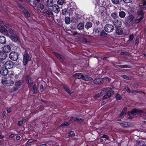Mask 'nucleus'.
Returning <instances> with one entry per match:
<instances>
[{
	"label": "nucleus",
	"instance_id": "obj_14",
	"mask_svg": "<svg viewBox=\"0 0 146 146\" xmlns=\"http://www.w3.org/2000/svg\"><path fill=\"white\" fill-rule=\"evenodd\" d=\"M6 57V54L0 50V60H5Z\"/></svg>",
	"mask_w": 146,
	"mask_h": 146
},
{
	"label": "nucleus",
	"instance_id": "obj_58",
	"mask_svg": "<svg viewBox=\"0 0 146 146\" xmlns=\"http://www.w3.org/2000/svg\"><path fill=\"white\" fill-rule=\"evenodd\" d=\"M44 86L42 85H41L40 86V90L41 92H42L43 91Z\"/></svg>",
	"mask_w": 146,
	"mask_h": 146
},
{
	"label": "nucleus",
	"instance_id": "obj_45",
	"mask_svg": "<svg viewBox=\"0 0 146 146\" xmlns=\"http://www.w3.org/2000/svg\"><path fill=\"white\" fill-rule=\"evenodd\" d=\"M21 85V83L19 81H17L15 83V86L17 87H19Z\"/></svg>",
	"mask_w": 146,
	"mask_h": 146
},
{
	"label": "nucleus",
	"instance_id": "obj_23",
	"mask_svg": "<svg viewBox=\"0 0 146 146\" xmlns=\"http://www.w3.org/2000/svg\"><path fill=\"white\" fill-rule=\"evenodd\" d=\"M84 24L82 23H79L77 25L78 29L79 30H82L84 29Z\"/></svg>",
	"mask_w": 146,
	"mask_h": 146
},
{
	"label": "nucleus",
	"instance_id": "obj_27",
	"mask_svg": "<svg viewBox=\"0 0 146 146\" xmlns=\"http://www.w3.org/2000/svg\"><path fill=\"white\" fill-rule=\"evenodd\" d=\"M125 15V13L123 11H120L119 13V15L121 18H124Z\"/></svg>",
	"mask_w": 146,
	"mask_h": 146
},
{
	"label": "nucleus",
	"instance_id": "obj_4",
	"mask_svg": "<svg viewBox=\"0 0 146 146\" xmlns=\"http://www.w3.org/2000/svg\"><path fill=\"white\" fill-rule=\"evenodd\" d=\"M2 51L4 53L9 52L11 50V48L10 46L5 45L3 46L2 48Z\"/></svg>",
	"mask_w": 146,
	"mask_h": 146
},
{
	"label": "nucleus",
	"instance_id": "obj_20",
	"mask_svg": "<svg viewBox=\"0 0 146 146\" xmlns=\"http://www.w3.org/2000/svg\"><path fill=\"white\" fill-rule=\"evenodd\" d=\"M141 112H142V111L140 110L134 109L131 111V113L132 114L135 115L136 114H139Z\"/></svg>",
	"mask_w": 146,
	"mask_h": 146
},
{
	"label": "nucleus",
	"instance_id": "obj_55",
	"mask_svg": "<svg viewBox=\"0 0 146 146\" xmlns=\"http://www.w3.org/2000/svg\"><path fill=\"white\" fill-rule=\"evenodd\" d=\"M23 123V122L21 120L18 122L17 124L18 125L21 126L22 125Z\"/></svg>",
	"mask_w": 146,
	"mask_h": 146
},
{
	"label": "nucleus",
	"instance_id": "obj_51",
	"mask_svg": "<svg viewBox=\"0 0 146 146\" xmlns=\"http://www.w3.org/2000/svg\"><path fill=\"white\" fill-rule=\"evenodd\" d=\"M80 40L84 42H87V39L86 38L84 37H82L80 39Z\"/></svg>",
	"mask_w": 146,
	"mask_h": 146
},
{
	"label": "nucleus",
	"instance_id": "obj_57",
	"mask_svg": "<svg viewBox=\"0 0 146 146\" xmlns=\"http://www.w3.org/2000/svg\"><path fill=\"white\" fill-rule=\"evenodd\" d=\"M101 138H105L108 139L109 138L108 137L107 135H103L101 137Z\"/></svg>",
	"mask_w": 146,
	"mask_h": 146
},
{
	"label": "nucleus",
	"instance_id": "obj_41",
	"mask_svg": "<svg viewBox=\"0 0 146 146\" xmlns=\"http://www.w3.org/2000/svg\"><path fill=\"white\" fill-rule=\"evenodd\" d=\"M137 14L141 16H143L144 15V13L143 10H140L139 11L137 12Z\"/></svg>",
	"mask_w": 146,
	"mask_h": 146
},
{
	"label": "nucleus",
	"instance_id": "obj_11",
	"mask_svg": "<svg viewBox=\"0 0 146 146\" xmlns=\"http://www.w3.org/2000/svg\"><path fill=\"white\" fill-rule=\"evenodd\" d=\"M113 23L116 28L120 27L121 25V22L117 20H115L113 21Z\"/></svg>",
	"mask_w": 146,
	"mask_h": 146
},
{
	"label": "nucleus",
	"instance_id": "obj_18",
	"mask_svg": "<svg viewBox=\"0 0 146 146\" xmlns=\"http://www.w3.org/2000/svg\"><path fill=\"white\" fill-rule=\"evenodd\" d=\"M93 82L96 84H99L102 83V78L95 79L93 81Z\"/></svg>",
	"mask_w": 146,
	"mask_h": 146
},
{
	"label": "nucleus",
	"instance_id": "obj_10",
	"mask_svg": "<svg viewBox=\"0 0 146 146\" xmlns=\"http://www.w3.org/2000/svg\"><path fill=\"white\" fill-rule=\"evenodd\" d=\"M4 33L5 34H8L9 35L11 36V35L13 34V32L12 29L10 27L7 28L4 30Z\"/></svg>",
	"mask_w": 146,
	"mask_h": 146
},
{
	"label": "nucleus",
	"instance_id": "obj_12",
	"mask_svg": "<svg viewBox=\"0 0 146 146\" xmlns=\"http://www.w3.org/2000/svg\"><path fill=\"white\" fill-rule=\"evenodd\" d=\"M50 8L49 7H48V9H45L43 11L42 13L49 15H53V13L52 11H50Z\"/></svg>",
	"mask_w": 146,
	"mask_h": 146
},
{
	"label": "nucleus",
	"instance_id": "obj_7",
	"mask_svg": "<svg viewBox=\"0 0 146 146\" xmlns=\"http://www.w3.org/2000/svg\"><path fill=\"white\" fill-rule=\"evenodd\" d=\"M13 66V63L11 61H8L5 63V67L7 69L12 68Z\"/></svg>",
	"mask_w": 146,
	"mask_h": 146
},
{
	"label": "nucleus",
	"instance_id": "obj_8",
	"mask_svg": "<svg viewBox=\"0 0 146 146\" xmlns=\"http://www.w3.org/2000/svg\"><path fill=\"white\" fill-rule=\"evenodd\" d=\"M52 10L55 13H58L60 11V8L59 6L56 4H54L52 6Z\"/></svg>",
	"mask_w": 146,
	"mask_h": 146
},
{
	"label": "nucleus",
	"instance_id": "obj_21",
	"mask_svg": "<svg viewBox=\"0 0 146 146\" xmlns=\"http://www.w3.org/2000/svg\"><path fill=\"white\" fill-rule=\"evenodd\" d=\"M53 54L58 58L61 60H64V58L62 55H60L55 52H53Z\"/></svg>",
	"mask_w": 146,
	"mask_h": 146
},
{
	"label": "nucleus",
	"instance_id": "obj_44",
	"mask_svg": "<svg viewBox=\"0 0 146 146\" xmlns=\"http://www.w3.org/2000/svg\"><path fill=\"white\" fill-rule=\"evenodd\" d=\"M143 4L142 8L145 9H146V0H143Z\"/></svg>",
	"mask_w": 146,
	"mask_h": 146
},
{
	"label": "nucleus",
	"instance_id": "obj_22",
	"mask_svg": "<svg viewBox=\"0 0 146 146\" xmlns=\"http://www.w3.org/2000/svg\"><path fill=\"white\" fill-rule=\"evenodd\" d=\"M116 33L118 35H121L123 33V30L120 27L116 28Z\"/></svg>",
	"mask_w": 146,
	"mask_h": 146
},
{
	"label": "nucleus",
	"instance_id": "obj_50",
	"mask_svg": "<svg viewBox=\"0 0 146 146\" xmlns=\"http://www.w3.org/2000/svg\"><path fill=\"white\" fill-rule=\"evenodd\" d=\"M125 114V113H124V112H123V111H122L119 115L120 117L121 118H122L124 117Z\"/></svg>",
	"mask_w": 146,
	"mask_h": 146
},
{
	"label": "nucleus",
	"instance_id": "obj_16",
	"mask_svg": "<svg viewBox=\"0 0 146 146\" xmlns=\"http://www.w3.org/2000/svg\"><path fill=\"white\" fill-rule=\"evenodd\" d=\"M83 74L81 73H76L73 75L74 77L76 79H82Z\"/></svg>",
	"mask_w": 146,
	"mask_h": 146
},
{
	"label": "nucleus",
	"instance_id": "obj_40",
	"mask_svg": "<svg viewBox=\"0 0 146 146\" xmlns=\"http://www.w3.org/2000/svg\"><path fill=\"white\" fill-rule=\"evenodd\" d=\"M100 36L102 37H106L107 36V34L104 31H102L100 34Z\"/></svg>",
	"mask_w": 146,
	"mask_h": 146
},
{
	"label": "nucleus",
	"instance_id": "obj_32",
	"mask_svg": "<svg viewBox=\"0 0 146 146\" xmlns=\"http://www.w3.org/2000/svg\"><path fill=\"white\" fill-rule=\"evenodd\" d=\"M27 81L28 83V84L29 86H30L31 84L33 83V82L30 77H28L27 79Z\"/></svg>",
	"mask_w": 146,
	"mask_h": 146
},
{
	"label": "nucleus",
	"instance_id": "obj_54",
	"mask_svg": "<svg viewBox=\"0 0 146 146\" xmlns=\"http://www.w3.org/2000/svg\"><path fill=\"white\" fill-rule=\"evenodd\" d=\"M39 7L41 9H43L44 7V5L40 3L39 4Z\"/></svg>",
	"mask_w": 146,
	"mask_h": 146
},
{
	"label": "nucleus",
	"instance_id": "obj_3",
	"mask_svg": "<svg viewBox=\"0 0 146 146\" xmlns=\"http://www.w3.org/2000/svg\"><path fill=\"white\" fill-rule=\"evenodd\" d=\"M114 29V27L113 25L111 24H108L106 25L104 27L105 31L108 33L112 32Z\"/></svg>",
	"mask_w": 146,
	"mask_h": 146
},
{
	"label": "nucleus",
	"instance_id": "obj_34",
	"mask_svg": "<svg viewBox=\"0 0 146 146\" xmlns=\"http://www.w3.org/2000/svg\"><path fill=\"white\" fill-rule=\"evenodd\" d=\"M63 88L64 90L66 91L69 94H71L70 91L68 87L66 86H64Z\"/></svg>",
	"mask_w": 146,
	"mask_h": 146
},
{
	"label": "nucleus",
	"instance_id": "obj_62",
	"mask_svg": "<svg viewBox=\"0 0 146 146\" xmlns=\"http://www.w3.org/2000/svg\"><path fill=\"white\" fill-rule=\"evenodd\" d=\"M99 31L98 29H96L95 30V32L96 33H99Z\"/></svg>",
	"mask_w": 146,
	"mask_h": 146
},
{
	"label": "nucleus",
	"instance_id": "obj_5",
	"mask_svg": "<svg viewBox=\"0 0 146 146\" xmlns=\"http://www.w3.org/2000/svg\"><path fill=\"white\" fill-rule=\"evenodd\" d=\"M18 5L19 8L21 9L22 11L25 14L26 17H30V14L27 10L25 9L20 4H18Z\"/></svg>",
	"mask_w": 146,
	"mask_h": 146
},
{
	"label": "nucleus",
	"instance_id": "obj_46",
	"mask_svg": "<svg viewBox=\"0 0 146 146\" xmlns=\"http://www.w3.org/2000/svg\"><path fill=\"white\" fill-rule=\"evenodd\" d=\"M102 95L103 94L102 93H100L95 96L94 98L97 99L99 97L101 96H102Z\"/></svg>",
	"mask_w": 146,
	"mask_h": 146
},
{
	"label": "nucleus",
	"instance_id": "obj_35",
	"mask_svg": "<svg viewBox=\"0 0 146 146\" xmlns=\"http://www.w3.org/2000/svg\"><path fill=\"white\" fill-rule=\"evenodd\" d=\"M65 22L67 24H68L70 23V18L68 17H66L65 18Z\"/></svg>",
	"mask_w": 146,
	"mask_h": 146
},
{
	"label": "nucleus",
	"instance_id": "obj_28",
	"mask_svg": "<svg viewBox=\"0 0 146 146\" xmlns=\"http://www.w3.org/2000/svg\"><path fill=\"white\" fill-rule=\"evenodd\" d=\"M4 60H0V69H1L5 67V63H4Z\"/></svg>",
	"mask_w": 146,
	"mask_h": 146
},
{
	"label": "nucleus",
	"instance_id": "obj_2",
	"mask_svg": "<svg viewBox=\"0 0 146 146\" xmlns=\"http://www.w3.org/2000/svg\"><path fill=\"white\" fill-rule=\"evenodd\" d=\"M18 53L15 52H11L9 54V58L12 60L15 61L17 60L18 58Z\"/></svg>",
	"mask_w": 146,
	"mask_h": 146
},
{
	"label": "nucleus",
	"instance_id": "obj_52",
	"mask_svg": "<svg viewBox=\"0 0 146 146\" xmlns=\"http://www.w3.org/2000/svg\"><path fill=\"white\" fill-rule=\"evenodd\" d=\"M116 98L118 100H120L121 98V96L119 94H117L115 96Z\"/></svg>",
	"mask_w": 146,
	"mask_h": 146
},
{
	"label": "nucleus",
	"instance_id": "obj_48",
	"mask_svg": "<svg viewBox=\"0 0 146 146\" xmlns=\"http://www.w3.org/2000/svg\"><path fill=\"white\" fill-rule=\"evenodd\" d=\"M75 135L74 132L73 131H70L69 133L68 136L70 137H73Z\"/></svg>",
	"mask_w": 146,
	"mask_h": 146
},
{
	"label": "nucleus",
	"instance_id": "obj_59",
	"mask_svg": "<svg viewBox=\"0 0 146 146\" xmlns=\"http://www.w3.org/2000/svg\"><path fill=\"white\" fill-rule=\"evenodd\" d=\"M123 1L126 3H129L131 2L132 0H123Z\"/></svg>",
	"mask_w": 146,
	"mask_h": 146
},
{
	"label": "nucleus",
	"instance_id": "obj_1",
	"mask_svg": "<svg viewBox=\"0 0 146 146\" xmlns=\"http://www.w3.org/2000/svg\"><path fill=\"white\" fill-rule=\"evenodd\" d=\"M31 58L30 55L28 54L26 50L23 54V63L24 66L27 64L29 61L31 60Z\"/></svg>",
	"mask_w": 146,
	"mask_h": 146
},
{
	"label": "nucleus",
	"instance_id": "obj_60",
	"mask_svg": "<svg viewBox=\"0 0 146 146\" xmlns=\"http://www.w3.org/2000/svg\"><path fill=\"white\" fill-rule=\"evenodd\" d=\"M33 140L29 139L27 141V143H32V142H33Z\"/></svg>",
	"mask_w": 146,
	"mask_h": 146
},
{
	"label": "nucleus",
	"instance_id": "obj_61",
	"mask_svg": "<svg viewBox=\"0 0 146 146\" xmlns=\"http://www.w3.org/2000/svg\"><path fill=\"white\" fill-rule=\"evenodd\" d=\"M120 54L121 55H127V54L126 53L124 52H120Z\"/></svg>",
	"mask_w": 146,
	"mask_h": 146
},
{
	"label": "nucleus",
	"instance_id": "obj_38",
	"mask_svg": "<svg viewBox=\"0 0 146 146\" xmlns=\"http://www.w3.org/2000/svg\"><path fill=\"white\" fill-rule=\"evenodd\" d=\"M33 93L36 94L37 92V89L36 85H33Z\"/></svg>",
	"mask_w": 146,
	"mask_h": 146
},
{
	"label": "nucleus",
	"instance_id": "obj_24",
	"mask_svg": "<svg viewBox=\"0 0 146 146\" xmlns=\"http://www.w3.org/2000/svg\"><path fill=\"white\" fill-rule=\"evenodd\" d=\"M6 39L5 37L4 36H0V43L2 44H4L6 43Z\"/></svg>",
	"mask_w": 146,
	"mask_h": 146
},
{
	"label": "nucleus",
	"instance_id": "obj_37",
	"mask_svg": "<svg viewBox=\"0 0 146 146\" xmlns=\"http://www.w3.org/2000/svg\"><path fill=\"white\" fill-rule=\"evenodd\" d=\"M143 16H141L138 19L135 20V23H139L143 19Z\"/></svg>",
	"mask_w": 146,
	"mask_h": 146
},
{
	"label": "nucleus",
	"instance_id": "obj_6",
	"mask_svg": "<svg viewBox=\"0 0 146 146\" xmlns=\"http://www.w3.org/2000/svg\"><path fill=\"white\" fill-rule=\"evenodd\" d=\"M70 120L72 122L76 121L78 123L82 122L84 119L79 117H72L70 118Z\"/></svg>",
	"mask_w": 146,
	"mask_h": 146
},
{
	"label": "nucleus",
	"instance_id": "obj_56",
	"mask_svg": "<svg viewBox=\"0 0 146 146\" xmlns=\"http://www.w3.org/2000/svg\"><path fill=\"white\" fill-rule=\"evenodd\" d=\"M134 36L133 35H131L129 36V40L131 41L133 40V38Z\"/></svg>",
	"mask_w": 146,
	"mask_h": 146
},
{
	"label": "nucleus",
	"instance_id": "obj_64",
	"mask_svg": "<svg viewBox=\"0 0 146 146\" xmlns=\"http://www.w3.org/2000/svg\"><path fill=\"white\" fill-rule=\"evenodd\" d=\"M21 138L20 136H17L16 137V139L18 140H19Z\"/></svg>",
	"mask_w": 146,
	"mask_h": 146
},
{
	"label": "nucleus",
	"instance_id": "obj_29",
	"mask_svg": "<svg viewBox=\"0 0 146 146\" xmlns=\"http://www.w3.org/2000/svg\"><path fill=\"white\" fill-rule=\"evenodd\" d=\"M125 89L128 93H134L136 92L135 91L133 90H131L130 89L127 87H126L125 88Z\"/></svg>",
	"mask_w": 146,
	"mask_h": 146
},
{
	"label": "nucleus",
	"instance_id": "obj_26",
	"mask_svg": "<svg viewBox=\"0 0 146 146\" xmlns=\"http://www.w3.org/2000/svg\"><path fill=\"white\" fill-rule=\"evenodd\" d=\"M53 4V0H47L46 2V4L48 7H52Z\"/></svg>",
	"mask_w": 146,
	"mask_h": 146
},
{
	"label": "nucleus",
	"instance_id": "obj_25",
	"mask_svg": "<svg viewBox=\"0 0 146 146\" xmlns=\"http://www.w3.org/2000/svg\"><path fill=\"white\" fill-rule=\"evenodd\" d=\"M92 24L91 22H88L86 24L85 27L86 29H88L92 27Z\"/></svg>",
	"mask_w": 146,
	"mask_h": 146
},
{
	"label": "nucleus",
	"instance_id": "obj_42",
	"mask_svg": "<svg viewBox=\"0 0 146 146\" xmlns=\"http://www.w3.org/2000/svg\"><path fill=\"white\" fill-rule=\"evenodd\" d=\"M111 88H110L107 87L106 88H103L102 89V91L104 92H108L111 91Z\"/></svg>",
	"mask_w": 146,
	"mask_h": 146
},
{
	"label": "nucleus",
	"instance_id": "obj_36",
	"mask_svg": "<svg viewBox=\"0 0 146 146\" xmlns=\"http://www.w3.org/2000/svg\"><path fill=\"white\" fill-rule=\"evenodd\" d=\"M117 66L121 68H130V67L128 65H118Z\"/></svg>",
	"mask_w": 146,
	"mask_h": 146
},
{
	"label": "nucleus",
	"instance_id": "obj_47",
	"mask_svg": "<svg viewBox=\"0 0 146 146\" xmlns=\"http://www.w3.org/2000/svg\"><path fill=\"white\" fill-rule=\"evenodd\" d=\"M111 1L114 4H117L119 3V0H111Z\"/></svg>",
	"mask_w": 146,
	"mask_h": 146
},
{
	"label": "nucleus",
	"instance_id": "obj_15",
	"mask_svg": "<svg viewBox=\"0 0 146 146\" xmlns=\"http://www.w3.org/2000/svg\"><path fill=\"white\" fill-rule=\"evenodd\" d=\"M120 124L122 127L125 128L130 127L132 125L130 123L127 122L121 123Z\"/></svg>",
	"mask_w": 146,
	"mask_h": 146
},
{
	"label": "nucleus",
	"instance_id": "obj_63",
	"mask_svg": "<svg viewBox=\"0 0 146 146\" xmlns=\"http://www.w3.org/2000/svg\"><path fill=\"white\" fill-rule=\"evenodd\" d=\"M12 111L11 109L10 108H8L7 110V112L8 113H10Z\"/></svg>",
	"mask_w": 146,
	"mask_h": 146
},
{
	"label": "nucleus",
	"instance_id": "obj_43",
	"mask_svg": "<svg viewBox=\"0 0 146 146\" xmlns=\"http://www.w3.org/2000/svg\"><path fill=\"white\" fill-rule=\"evenodd\" d=\"M70 123L68 122H65L62 123L60 126L61 127L68 126L70 125Z\"/></svg>",
	"mask_w": 146,
	"mask_h": 146
},
{
	"label": "nucleus",
	"instance_id": "obj_53",
	"mask_svg": "<svg viewBox=\"0 0 146 146\" xmlns=\"http://www.w3.org/2000/svg\"><path fill=\"white\" fill-rule=\"evenodd\" d=\"M122 77L123 78H124L125 79L128 80H130L129 77L125 75H123L122 76Z\"/></svg>",
	"mask_w": 146,
	"mask_h": 146
},
{
	"label": "nucleus",
	"instance_id": "obj_17",
	"mask_svg": "<svg viewBox=\"0 0 146 146\" xmlns=\"http://www.w3.org/2000/svg\"><path fill=\"white\" fill-rule=\"evenodd\" d=\"M82 79L85 80H92L93 78L86 75L83 74Z\"/></svg>",
	"mask_w": 146,
	"mask_h": 146
},
{
	"label": "nucleus",
	"instance_id": "obj_33",
	"mask_svg": "<svg viewBox=\"0 0 146 146\" xmlns=\"http://www.w3.org/2000/svg\"><path fill=\"white\" fill-rule=\"evenodd\" d=\"M14 82L13 81L9 80L7 81L6 85L8 86H12Z\"/></svg>",
	"mask_w": 146,
	"mask_h": 146
},
{
	"label": "nucleus",
	"instance_id": "obj_30",
	"mask_svg": "<svg viewBox=\"0 0 146 146\" xmlns=\"http://www.w3.org/2000/svg\"><path fill=\"white\" fill-rule=\"evenodd\" d=\"M111 17L114 19H116L118 17L117 14L116 12L112 13L111 14Z\"/></svg>",
	"mask_w": 146,
	"mask_h": 146
},
{
	"label": "nucleus",
	"instance_id": "obj_31",
	"mask_svg": "<svg viewBox=\"0 0 146 146\" xmlns=\"http://www.w3.org/2000/svg\"><path fill=\"white\" fill-rule=\"evenodd\" d=\"M102 83L104 82H108L110 81L111 79L110 78L108 77H105L102 78Z\"/></svg>",
	"mask_w": 146,
	"mask_h": 146
},
{
	"label": "nucleus",
	"instance_id": "obj_13",
	"mask_svg": "<svg viewBox=\"0 0 146 146\" xmlns=\"http://www.w3.org/2000/svg\"><path fill=\"white\" fill-rule=\"evenodd\" d=\"M19 36L16 34H13L10 36L11 39L14 42H16L18 40Z\"/></svg>",
	"mask_w": 146,
	"mask_h": 146
},
{
	"label": "nucleus",
	"instance_id": "obj_49",
	"mask_svg": "<svg viewBox=\"0 0 146 146\" xmlns=\"http://www.w3.org/2000/svg\"><path fill=\"white\" fill-rule=\"evenodd\" d=\"M67 9L66 8H64L63 9H62V14L63 15H65L67 12Z\"/></svg>",
	"mask_w": 146,
	"mask_h": 146
},
{
	"label": "nucleus",
	"instance_id": "obj_19",
	"mask_svg": "<svg viewBox=\"0 0 146 146\" xmlns=\"http://www.w3.org/2000/svg\"><path fill=\"white\" fill-rule=\"evenodd\" d=\"M0 70L1 71V73L3 75H6L8 74V70L5 67Z\"/></svg>",
	"mask_w": 146,
	"mask_h": 146
},
{
	"label": "nucleus",
	"instance_id": "obj_9",
	"mask_svg": "<svg viewBox=\"0 0 146 146\" xmlns=\"http://www.w3.org/2000/svg\"><path fill=\"white\" fill-rule=\"evenodd\" d=\"M114 93L113 91L111 90L107 92L104 95L103 98L104 99H106L109 98L111 95Z\"/></svg>",
	"mask_w": 146,
	"mask_h": 146
},
{
	"label": "nucleus",
	"instance_id": "obj_39",
	"mask_svg": "<svg viewBox=\"0 0 146 146\" xmlns=\"http://www.w3.org/2000/svg\"><path fill=\"white\" fill-rule=\"evenodd\" d=\"M64 0H58L57 3L60 5H62L64 3Z\"/></svg>",
	"mask_w": 146,
	"mask_h": 146
}]
</instances>
